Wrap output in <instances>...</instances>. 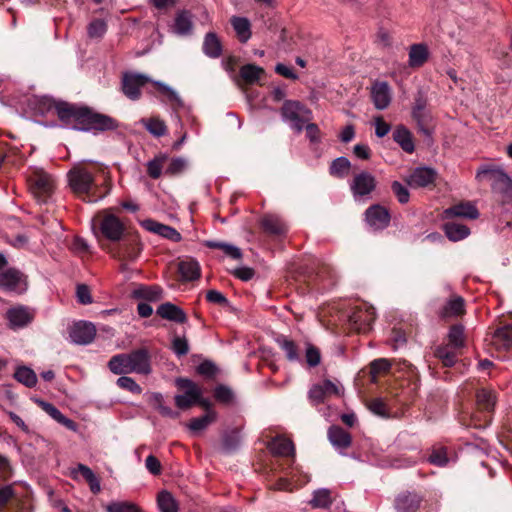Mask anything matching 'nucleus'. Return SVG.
Returning a JSON list of instances; mask_svg holds the SVG:
<instances>
[{"label":"nucleus","instance_id":"f257e3e1","mask_svg":"<svg viewBox=\"0 0 512 512\" xmlns=\"http://www.w3.org/2000/svg\"><path fill=\"white\" fill-rule=\"evenodd\" d=\"M55 111L61 122L60 126L66 129L91 132L113 130L117 127L113 118L96 113L84 105L58 100Z\"/></svg>","mask_w":512,"mask_h":512},{"label":"nucleus","instance_id":"f03ea898","mask_svg":"<svg viewBox=\"0 0 512 512\" xmlns=\"http://www.w3.org/2000/svg\"><path fill=\"white\" fill-rule=\"evenodd\" d=\"M71 190L83 201L95 203L104 198V194L96 193L95 172L83 166L76 165L67 173Z\"/></svg>","mask_w":512,"mask_h":512},{"label":"nucleus","instance_id":"7ed1b4c3","mask_svg":"<svg viewBox=\"0 0 512 512\" xmlns=\"http://www.w3.org/2000/svg\"><path fill=\"white\" fill-rule=\"evenodd\" d=\"M275 341L291 363H302L303 351L305 352L304 360L310 368L318 366L321 362L320 350L308 341L296 342L285 335H279Z\"/></svg>","mask_w":512,"mask_h":512},{"label":"nucleus","instance_id":"20e7f679","mask_svg":"<svg viewBox=\"0 0 512 512\" xmlns=\"http://www.w3.org/2000/svg\"><path fill=\"white\" fill-rule=\"evenodd\" d=\"M475 178L478 181L489 178L493 192L504 199H512V179L501 167L484 164L477 170Z\"/></svg>","mask_w":512,"mask_h":512},{"label":"nucleus","instance_id":"39448f33","mask_svg":"<svg viewBox=\"0 0 512 512\" xmlns=\"http://www.w3.org/2000/svg\"><path fill=\"white\" fill-rule=\"evenodd\" d=\"M281 117L291 129L300 133L305 123L312 119V111L299 101L287 100L281 108Z\"/></svg>","mask_w":512,"mask_h":512},{"label":"nucleus","instance_id":"423d86ee","mask_svg":"<svg viewBox=\"0 0 512 512\" xmlns=\"http://www.w3.org/2000/svg\"><path fill=\"white\" fill-rule=\"evenodd\" d=\"M376 187V177L366 170L355 173L349 182L352 197L358 204L367 203L372 198V193Z\"/></svg>","mask_w":512,"mask_h":512},{"label":"nucleus","instance_id":"0eeeda50","mask_svg":"<svg viewBox=\"0 0 512 512\" xmlns=\"http://www.w3.org/2000/svg\"><path fill=\"white\" fill-rule=\"evenodd\" d=\"M28 183L37 201L47 203L54 189L52 176L43 170H34L28 177Z\"/></svg>","mask_w":512,"mask_h":512},{"label":"nucleus","instance_id":"6e6552de","mask_svg":"<svg viewBox=\"0 0 512 512\" xmlns=\"http://www.w3.org/2000/svg\"><path fill=\"white\" fill-rule=\"evenodd\" d=\"M343 387L339 382L324 380L321 383L314 384L308 391V399L312 405H319L331 396H341Z\"/></svg>","mask_w":512,"mask_h":512},{"label":"nucleus","instance_id":"1a4fd4ad","mask_svg":"<svg viewBox=\"0 0 512 512\" xmlns=\"http://www.w3.org/2000/svg\"><path fill=\"white\" fill-rule=\"evenodd\" d=\"M176 384L184 391L183 394L175 396L176 406L184 410L196 404V401L199 400L202 394L201 388L195 382L187 378H178Z\"/></svg>","mask_w":512,"mask_h":512},{"label":"nucleus","instance_id":"9d476101","mask_svg":"<svg viewBox=\"0 0 512 512\" xmlns=\"http://www.w3.org/2000/svg\"><path fill=\"white\" fill-rule=\"evenodd\" d=\"M151 81L152 79L146 74L125 72L122 76V92L128 99L137 101L141 97V88Z\"/></svg>","mask_w":512,"mask_h":512},{"label":"nucleus","instance_id":"9b49d317","mask_svg":"<svg viewBox=\"0 0 512 512\" xmlns=\"http://www.w3.org/2000/svg\"><path fill=\"white\" fill-rule=\"evenodd\" d=\"M0 289L6 292L22 294L27 290L26 277L21 271L9 268L0 273Z\"/></svg>","mask_w":512,"mask_h":512},{"label":"nucleus","instance_id":"f8f14e48","mask_svg":"<svg viewBox=\"0 0 512 512\" xmlns=\"http://www.w3.org/2000/svg\"><path fill=\"white\" fill-rule=\"evenodd\" d=\"M98 225L102 235L106 239L112 242L121 240L124 233V225L114 214L106 213L103 216H99Z\"/></svg>","mask_w":512,"mask_h":512},{"label":"nucleus","instance_id":"ddd939ff","mask_svg":"<svg viewBox=\"0 0 512 512\" xmlns=\"http://www.w3.org/2000/svg\"><path fill=\"white\" fill-rule=\"evenodd\" d=\"M69 339L76 345H88L96 336V328L88 321H78L68 330Z\"/></svg>","mask_w":512,"mask_h":512},{"label":"nucleus","instance_id":"4468645a","mask_svg":"<svg viewBox=\"0 0 512 512\" xmlns=\"http://www.w3.org/2000/svg\"><path fill=\"white\" fill-rule=\"evenodd\" d=\"M6 319L11 329L17 330L26 327L34 319V312L23 305L12 307L6 312Z\"/></svg>","mask_w":512,"mask_h":512},{"label":"nucleus","instance_id":"2eb2a0df","mask_svg":"<svg viewBox=\"0 0 512 512\" xmlns=\"http://www.w3.org/2000/svg\"><path fill=\"white\" fill-rule=\"evenodd\" d=\"M365 220L372 230H383L390 223V213L385 207L374 204L365 211Z\"/></svg>","mask_w":512,"mask_h":512},{"label":"nucleus","instance_id":"dca6fc26","mask_svg":"<svg viewBox=\"0 0 512 512\" xmlns=\"http://www.w3.org/2000/svg\"><path fill=\"white\" fill-rule=\"evenodd\" d=\"M193 30V14L186 9L179 10L170 26L171 33L178 37H189L193 34Z\"/></svg>","mask_w":512,"mask_h":512},{"label":"nucleus","instance_id":"f3484780","mask_svg":"<svg viewBox=\"0 0 512 512\" xmlns=\"http://www.w3.org/2000/svg\"><path fill=\"white\" fill-rule=\"evenodd\" d=\"M132 373L149 375L152 372L151 356L147 348H139L128 353Z\"/></svg>","mask_w":512,"mask_h":512},{"label":"nucleus","instance_id":"a211bd4d","mask_svg":"<svg viewBox=\"0 0 512 512\" xmlns=\"http://www.w3.org/2000/svg\"><path fill=\"white\" fill-rule=\"evenodd\" d=\"M479 215L477 207L470 201L455 204L445 209L442 213V217L445 220H453L454 218L475 220Z\"/></svg>","mask_w":512,"mask_h":512},{"label":"nucleus","instance_id":"6ab92c4d","mask_svg":"<svg viewBox=\"0 0 512 512\" xmlns=\"http://www.w3.org/2000/svg\"><path fill=\"white\" fill-rule=\"evenodd\" d=\"M376 318L374 307L363 304L357 307L349 316L351 324L358 330H367L370 328Z\"/></svg>","mask_w":512,"mask_h":512},{"label":"nucleus","instance_id":"aec40b11","mask_svg":"<svg viewBox=\"0 0 512 512\" xmlns=\"http://www.w3.org/2000/svg\"><path fill=\"white\" fill-rule=\"evenodd\" d=\"M426 106V99L421 94H419L415 98L414 106L412 108V117L417 122L419 131L424 135L430 136L431 132L426 127V125L431 120V115L426 110Z\"/></svg>","mask_w":512,"mask_h":512},{"label":"nucleus","instance_id":"412c9836","mask_svg":"<svg viewBox=\"0 0 512 512\" xmlns=\"http://www.w3.org/2000/svg\"><path fill=\"white\" fill-rule=\"evenodd\" d=\"M142 226L149 232L157 234L173 242H179L182 239L181 234L173 227L157 222L153 219H147L142 222Z\"/></svg>","mask_w":512,"mask_h":512},{"label":"nucleus","instance_id":"4be33fe9","mask_svg":"<svg viewBox=\"0 0 512 512\" xmlns=\"http://www.w3.org/2000/svg\"><path fill=\"white\" fill-rule=\"evenodd\" d=\"M421 502L422 497L419 494L406 491L395 498L394 507L396 512H416Z\"/></svg>","mask_w":512,"mask_h":512},{"label":"nucleus","instance_id":"5701e85b","mask_svg":"<svg viewBox=\"0 0 512 512\" xmlns=\"http://www.w3.org/2000/svg\"><path fill=\"white\" fill-rule=\"evenodd\" d=\"M371 99L376 109H386L391 102V90L388 83L375 82L371 87Z\"/></svg>","mask_w":512,"mask_h":512},{"label":"nucleus","instance_id":"b1692460","mask_svg":"<svg viewBox=\"0 0 512 512\" xmlns=\"http://www.w3.org/2000/svg\"><path fill=\"white\" fill-rule=\"evenodd\" d=\"M35 402L43 411H45L53 420L66 427L68 430L76 432L78 429L77 424L70 418L66 417L57 407L53 404L41 400L35 399Z\"/></svg>","mask_w":512,"mask_h":512},{"label":"nucleus","instance_id":"393cba45","mask_svg":"<svg viewBox=\"0 0 512 512\" xmlns=\"http://www.w3.org/2000/svg\"><path fill=\"white\" fill-rule=\"evenodd\" d=\"M261 226L265 233L280 237L286 234L288 227L281 217L274 214H266L261 219Z\"/></svg>","mask_w":512,"mask_h":512},{"label":"nucleus","instance_id":"a878e982","mask_svg":"<svg viewBox=\"0 0 512 512\" xmlns=\"http://www.w3.org/2000/svg\"><path fill=\"white\" fill-rule=\"evenodd\" d=\"M436 178V171L429 167H417L408 177V184L411 187H426L433 183Z\"/></svg>","mask_w":512,"mask_h":512},{"label":"nucleus","instance_id":"bb28decb","mask_svg":"<svg viewBox=\"0 0 512 512\" xmlns=\"http://www.w3.org/2000/svg\"><path fill=\"white\" fill-rule=\"evenodd\" d=\"M156 312L161 318L172 322L183 324L187 321V315L184 310L171 302L161 304Z\"/></svg>","mask_w":512,"mask_h":512},{"label":"nucleus","instance_id":"cd10ccee","mask_svg":"<svg viewBox=\"0 0 512 512\" xmlns=\"http://www.w3.org/2000/svg\"><path fill=\"white\" fill-rule=\"evenodd\" d=\"M491 344L497 350H508L512 347V324L497 328L491 338Z\"/></svg>","mask_w":512,"mask_h":512},{"label":"nucleus","instance_id":"c85d7f7f","mask_svg":"<svg viewBox=\"0 0 512 512\" xmlns=\"http://www.w3.org/2000/svg\"><path fill=\"white\" fill-rule=\"evenodd\" d=\"M443 231L446 237L452 242H458L467 238L471 231L468 226L454 220H448L443 224Z\"/></svg>","mask_w":512,"mask_h":512},{"label":"nucleus","instance_id":"c756f323","mask_svg":"<svg viewBox=\"0 0 512 512\" xmlns=\"http://www.w3.org/2000/svg\"><path fill=\"white\" fill-rule=\"evenodd\" d=\"M393 140L401 147L406 153H413L415 145L411 132L403 125L395 127L392 133Z\"/></svg>","mask_w":512,"mask_h":512},{"label":"nucleus","instance_id":"7c9ffc66","mask_svg":"<svg viewBox=\"0 0 512 512\" xmlns=\"http://www.w3.org/2000/svg\"><path fill=\"white\" fill-rule=\"evenodd\" d=\"M409 66L412 68L421 67L429 58V50L426 44H412L409 49Z\"/></svg>","mask_w":512,"mask_h":512},{"label":"nucleus","instance_id":"2f4dec72","mask_svg":"<svg viewBox=\"0 0 512 512\" xmlns=\"http://www.w3.org/2000/svg\"><path fill=\"white\" fill-rule=\"evenodd\" d=\"M328 439L337 450L346 449L351 445V436L339 426H331L328 430Z\"/></svg>","mask_w":512,"mask_h":512},{"label":"nucleus","instance_id":"473e14b6","mask_svg":"<svg viewBox=\"0 0 512 512\" xmlns=\"http://www.w3.org/2000/svg\"><path fill=\"white\" fill-rule=\"evenodd\" d=\"M150 83H152L158 89V91L164 97H166L167 101H169L173 105L174 110L177 111L185 107L182 98L174 88H172L171 86L162 81L152 80Z\"/></svg>","mask_w":512,"mask_h":512},{"label":"nucleus","instance_id":"72a5a7b5","mask_svg":"<svg viewBox=\"0 0 512 512\" xmlns=\"http://www.w3.org/2000/svg\"><path fill=\"white\" fill-rule=\"evenodd\" d=\"M150 83H152L158 89V91L164 97H166L167 101H169L173 105L174 110L177 111L185 107L182 98L174 88H172L171 86L162 81L152 80Z\"/></svg>","mask_w":512,"mask_h":512},{"label":"nucleus","instance_id":"f704fd0d","mask_svg":"<svg viewBox=\"0 0 512 512\" xmlns=\"http://www.w3.org/2000/svg\"><path fill=\"white\" fill-rule=\"evenodd\" d=\"M268 448L278 456H293L295 453L293 442L283 436L274 437L268 444Z\"/></svg>","mask_w":512,"mask_h":512},{"label":"nucleus","instance_id":"c9c22d12","mask_svg":"<svg viewBox=\"0 0 512 512\" xmlns=\"http://www.w3.org/2000/svg\"><path fill=\"white\" fill-rule=\"evenodd\" d=\"M202 51L211 59H217L221 56L222 44L216 33H206L203 40Z\"/></svg>","mask_w":512,"mask_h":512},{"label":"nucleus","instance_id":"e433bc0d","mask_svg":"<svg viewBox=\"0 0 512 512\" xmlns=\"http://www.w3.org/2000/svg\"><path fill=\"white\" fill-rule=\"evenodd\" d=\"M139 123L154 137L160 138L167 134V125L158 116L140 119Z\"/></svg>","mask_w":512,"mask_h":512},{"label":"nucleus","instance_id":"4c0bfd02","mask_svg":"<svg viewBox=\"0 0 512 512\" xmlns=\"http://www.w3.org/2000/svg\"><path fill=\"white\" fill-rule=\"evenodd\" d=\"M128 353L114 355L108 362L109 370L115 375L132 373Z\"/></svg>","mask_w":512,"mask_h":512},{"label":"nucleus","instance_id":"58836bf2","mask_svg":"<svg viewBox=\"0 0 512 512\" xmlns=\"http://www.w3.org/2000/svg\"><path fill=\"white\" fill-rule=\"evenodd\" d=\"M162 288L160 286L140 285L132 292L135 299H143L147 301H158L162 298Z\"/></svg>","mask_w":512,"mask_h":512},{"label":"nucleus","instance_id":"ea45409f","mask_svg":"<svg viewBox=\"0 0 512 512\" xmlns=\"http://www.w3.org/2000/svg\"><path fill=\"white\" fill-rule=\"evenodd\" d=\"M231 25L240 42L246 43L251 38V25L247 18L233 16Z\"/></svg>","mask_w":512,"mask_h":512},{"label":"nucleus","instance_id":"a19ab883","mask_svg":"<svg viewBox=\"0 0 512 512\" xmlns=\"http://www.w3.org/2000/svg\"><path fill=\"white\" fill-rule=\"evenodd\" d=\"M216 418L217 413L214 410H209L201 417L192 418L187 427L192 433L196 434L204 431Z\"/></svg>","mask_w":512,"mask_h":512},{"label":"nucleus","instance_id":"79ce46f5","mask_svg":"<svg viewBox=\"0 0 512 512\" xmlns=\"http://www.w3.org/2000/svg\"><path fill=\"white\" fill-rule=\"evenodd\" d=\"M179 272L186 281H193L200 277V265L194 259L182 260L179 263Z\"/></svg>","mask_w":512,"mask_h":512},{"label":"nucleus","instance_id":"37998d69","mask_svg":"<svg viewBox=\"0 0 512 512\" xmlns=\"http://www.w3.org/2000/svg\"><path fill=\"white\" fill-rule=\"evenodd\" d=\"M351 162L348 158L341 156L334 159L329 167L330 175L343 179L349 175Z\"/></svg>","mask_w":512,"mask_h":512},{"label":"nucleus","instance_id":"c03bdc74","mask_svg":"<svg viewBox=\"0 0 512 512\" xmlns=\"http://www.w3.org/2000/svg\"><path fill=\"white\" fill-rule=\"evenodd\" d=\"M464 299L460 296L453 297L447 301L440 311L442 318L458 316L464 311Z\"/></svg>","mask_w":512,"mask_h":512},{"label":"nucleus","instance_id":"a18cd8bd","mask_svg":"<svg viewBox=\"0 0 512 512\" xmlns=\"http://www.w3.org/2000/svg\"><path fill=\"white\" fill-rule=\"evenodd\" d=\"M332 503L330 490L327 488H319L312 494L309 504L312 508H328Z\"/></svg>","mask_w":512,"mask_h":512},{"label":"nucleus","instance_id":"49530a36","mask_svg":"<svg viewBox=\"0 0 512 512\" xmlns=\"http://www.w3.org/2000/svg\"><path fill=\"white\" fill-rule=\"evenodd\" d=\"M205 246L211 249H220L232 259H240L242 257L240 248L226 242L207 240Z\"/></svg>","mask_w":512,"mask_h":512},{"label":"nucleus","instance_id":"de8ad7c7","mask_svg":"<svg viewBox=\"0 0 512 512\" xmlns=\"http://www.w3.org/2000/svg\"><path fill=\"white\" fill-rule=\"evenodd\" d=\"M262 74H264V69L254 64H246L240 68V77L247 84L258 82Z\"/></svg>","mask_w":512,"mask_h":512},{"label":"nucleus","instance_id":"09e8293b","mask_svg":"<svg viewBox=\"0 0 512 512\" xmlns=\"http://www.w3.org/2000/svg\"><path fill=\"white\" fill-rule=\"evenodd\" d=\"M157 504L161 512H178V503L173 495L164 490L158 494Z\"/></svg>","mask_w":512,"mask_h":512},{"label":"nucleus","instance_id":"8fccbe9b","mask_svg":"<svg viewBox=\"0 0 512 512\" xmlns=\"http://www.w3.org/2000/svg\"><path fill=\"white\" fill-rule=\"evenodd\" d=\"M15 379L25 385L26 387H34L37 383V376L35 372L26 366H20L14 373Z\"/></svg>","mask_w":512,"mask_h":512},{"label":"nucleus","instance_id":"3c124183","mask_svg":"<svg viewBox=\"0 0 512 512\" xmlns=\"http://www.w3.org/2000/svg\"><path fill=\"white\" fill-rule=\"evenodd\" d=\"M241 443V435L238 430L225 432L222 440V448L226 453L236 451Z\"/></svg>","mask_w":512,"mask_h":512},{"label":"nucleus","instance_id":"603ef678","mask_svg":"<svg viewBox=\"0 0 512 512\" xmlns=\"http://www.w3.org/2000/svg\"><path fill=\"white\" fill-rule=\"evenodd\" d=\"M477 404L481 410L490 412L496 402V397L493 391L481 389L476 394Z\"/></svg>","mask_w":512,"mask_h":512},{"label":"nucleus","instance_id":"864d4df0","mask_svg":"<svg viewBox=\"0 0 512 512\" xmlns=\"http://www.w3.org/2000/svg\"><path fill=\"white\" fill-rule=\"evenodd\" d=\"M448 340L453 348H463L465 346L464 326L461 324L451 326L448 333Z\"/></svg>","mask_w":512,"mask_h":512},{"label":"nucleus","instance_id":"5fc2aeb1","mask_svg":"<svg viewBox=\"0 0 512 512\" xmlns=\"http://www.w3.org/2000/svg\"><path fill=\"white\" fill-rule=\"evenodd\" d=\"M168 159L166 154H159L147 162V173L152 179H158L163 171V164Z\"/></svg>","mask_w":512,"mask_h":512},{"label":"nucleus","instance_id":"6e6d98bb","mask_svg":"<svg viewBox=\"0 0 512 512\" xmlns=\"http://www.w3.org/2000/svg\"><path fill=\"white\" fill-rule=\"evenodd\" d=\"M107 32V22L104 19H94L87 27L89 38L101 39Z\"/></svg>","mask_w":512,"mask_h":512},{"label":"nucleus","instance_id":"4d7b16f0","mask_svg":"<svg viewBox=\"0 0 512 512\" xmlns=\"http://www.w3.org/2000/svg\"><path fill=\"white\" fill-rule=\"evenodd\" d=\"M435 355L446 367H452L456 363V354L449 348V346H438L435 350Z\"/></svg>","mask_w":512,"mask_h":512},{"label":"nucleus","instance_id":"13d9d810","mask_svg":"<svg viewBox=\"0 0 512 512\" xmlns=\"http://www.w3.org/2000/svg\"><path fill=\"white\" fill-rule=\"evenodd\" d=\"M427 461L435 466L445 467L449 462L446 448H434L431 454L429 455Z\"/></svg>","mask_w":512,"mask_h":512},{"label":"nucleus","instance_id":"bf43d9fd","mask_svg":"<svg viewBox=\"0 0 512 512\" xmlns=\"http://www.w3.org/2000/svg\"><path fill=\"white\" fill-rule=\"evenodd\" d=\"M33 102L35 104V111L37 114L45 115L48 113L52 108L55 109V104L58 102L57 100L48 97L43 96L40 98H34Z\"/></svg>","mask_w":512,"mask_h":512},{"label":"nucleus","instance_id":"052dcab7","mask_svg":"<svg viewBox=\"0 0 512 512\" xmlns=\"http://www.w3.org/2000/svg\"><path fill=\"white\" fill-rule=\"evenodd\" d=\"M107 512H140L139 508L131 502L112 501L106 506Z\"/></svg>","mask_w":512,"mask_h":512},{"label":"nucleus","instance_id":"680f3d73","mask_svg":"<svg viewBox=\"0 0 512 512\" xmlns=\"http://www.w3.org/2000/svg\"><path fill=\"white\" fill-rule=\"evenodd\" d=\"M117 385L134 394H140L142 392L140 385L133 378L125 375H122L117 379Z\"/></svg>","mask_w":512,"mask_h":512},{"label":"nucleus","instance_id":"e2e57ef3","mask_svg":"<svg viewBox=\"0 0 512 512\" xmlns=\"http://www.w3.org/2000/svg\"><path fill=\"white\" fill-rule=\"evenodd\" d=\"M187 167V160L183 157L172 158L165 170L167 175H177L183 172Z\"/></svg>","mask_w":512,"mask_h":512},{"label":"nucleus","instance_id":"0e129e2a","mask_svg":"<svg viewBox=\"0 0 512 512\" xmlns=\"http://www.w3.org/2000/svg\"><path fill=\"white\" fill-rule=\"evenodd\" d=\"M172 350L176 356L182 357L188 354L189 344L185 337L176 336L172 340Z\"/></svg>","mask_w":512,"mask_h":512},{"label":"nucleus","instance_id":"69168bd1","mask_svg":"<svg viewBox=\"0 0 512 512\" xmlns=\"http://www.w3.org/2000/svg\"><path fill=\"white\" fill-rule=\"evenodd\" d=\"M391 188L401 204H405L409 201L410 193L402 183L394 181L391 185Z\"/></svg>","mask_w":512,"mask_h":512},{"label":"nucleus","instance_id":"338daca9","mask_svg":"<svg viewBox=\"0 0 512 512\" xmlns=\"http://www.w3.org/2000/svg\"><path fill=\"white\" fill-rule=\"evenodd\" d=\"M214 397L219 402L229 403L233 398V392L227 386L219 385L215 388Z\"/></svg>","mask_w":512,"mask_h":512},{"label":"nucleus","instance_id":"774afa93","mask_svg":"<svg viewBox=\"0 0 512 512\" xmlns=\"http://www.w3.org/2000/svg\"><path fill=\"white\" fill-rule=\"evenodd\" d=\"M77 301L82 305L91 304L93 299L87 285L79 284L76 289Z\"/></svg>","mask_w":512,"mask_h":512}]
</instances>
